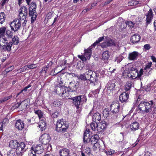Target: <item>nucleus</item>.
I'll return each instance as SVG.
<instances>
[{
    "label": "nucleus",
    "instance_id": "obj_55",
    "mask_svg": "<svg viewBox=\"0 0 156 156\" xmlns=\"http://www.w3.org/2000/svg\"><path fill=\"white\" fill-rule=\"evenodd\" d=\"M8 121V120L7 119H4L2 122V124L0 128V130H2V127L5 124V122H7Z\"/></svg>",
    "mask_w": 156,
    "mask_h": 156
},
{
    "label": "nucleus",
    "instance_id": "obj_56",
    "mask_svg": "<svg viewBox=\"0 0 156 156\" xmlns=\"http://www.w3.org/2000/svg\"><path fill=\"white\" fill-rule=\"evenodd\" d=\"M101 46L103 48H105L108 47L106 41L101 44Z\"/></svg>",
    "mask_w": 156,
    "mask_h": 156
},
{
    "label": "nucleus",
    "instance_id": "obj_21",
    "mask_svg": "<svg viewBox=\"0 0 156 156\" xmlns=\"http://www.w3.org/2000/svg\"><path fill=\"white\" fill-rule=\"evenodd\" d=\"M139 55L138 52L133 51L130 53L128 56V58L129 60H133L137 59Z\"/></svg>",
    "mask_w": 156,
    "mask_h": 156
},
{
    "label": "nucleus",
    "instance_id": "obj_7",
    "mask_svg": "<svg viewBox=\"0 0 156 156\" xmlns=\"http://www.w3.org/2000/svg\"><path fill=\"white\" fill-rule=\"evenodd\" d=\"M93 48L92 45H91L87 49L84 50V53L83 55H79L78 57L81 60L83 61H86L87 59H90L92 54L91 49Z\"/></svg>",
    "mask_w": 156,
    "mask_h": 156
},
{
    "label": "nucleus",
    "instance_id": "obj_17",
    "mask_svg": "<svg viewBox=\"0 0 156 156\" xmlns=\"http://www.w3.org/2000/svg\"><path fill=\"white\" fill-rule=\"evenodd\" d=\"M89 129H87L83 135V141L85 143H88L90 141L91 136H90Z\"/></svg>",
    "mask_w": 156,
    "mask_h": 156
},
{
    "label": "nucleus",
    "instance_id": "obj_48",
    "mask_svg": "<svg viewBox=\"0 0 156 156\" xmlns=\"http://www.w3.org/2000/svg\"><path fill=\"white\" fill-rule=\"evenodd\" d=\"M152 64V62L148 63L146 65L144 69V70L148 71V70H149Z\"/></svg>",
    "mask_w": 156,
    "mask_h": 156
},
{
    "label": "nucleus",
    "instance_id": "obj_23",
    "mask_svg": "<svg viewBox=\"0 0 156 156\" xmlns=\"http://www.w3.org/2000/svg\"><path fill=\"white\" fill-rule=\"evenodd\" d=\"M88 80L90 81V83H93L94 82H96L98 81V76L96 73L94 72L91 76L90 77H89V78H88Z\"/></svg>",
    "mask_w": 156,
    "mask_h": 156
},
{
    "label": "nucleus",
    "instance_id": "obj_4",
    "mask_svg": "<svg viewBox=\"0 0 156 156\" xmlns=\"http://www.w3.org/2000/svg\"><path fill=\"white\" fill-rule=\"evenodd\" d=\"M0 41L3 43L1 45V49L4 51H10L12 45V42L9 41L8 43L9 40L7 39L4 36H2V37H1Z\"/></svg>",
    "mask_w": 156,
    "mask_h": 156
},
{
    "label": "nucleus",
    "instance_id": "obj_9",
    "mask_svg": "<svg viewBox=\"0 0 156 156\" xmlns=\"http://www.w3.org/2000/svg\"><path fill=\"white\" fill-rule=\"evenodd\" d=\"M27 149L25 144L24 142H21L17 147L16 151V153L18 155L22 156Z\"/></svg>",
    "mask_w": 156,
    "mask_h": 156
},
{
    "label": "nucleus",
    "instance_id": "obj_16",
    "mask_svg": "<svg viewBox=\"0 0 156 156\" xmlns=\"http://www.w3.org/2000/svg\"><path fill=\"white\" fill-rule=\"evenodd\" d=\"M115 83V80H111L108 82L106 87V88L107 89V93H108L109 90L111 91L114 90L115 87L116 86Z\"/></svg>",
    "mask_w": 156,
    "mask_h": 156
},
{
    "label": "nucleus",
    "instance_id": "obj_37",
    "mask_svg": "<svg viewBox=\"0 0 156 156\" xmlns=\"http://www.w3.org/2000/svg\"><path fill=\"white\" fill-rule=\"evenodd\" d=\"M109 57L108 51H104L102 54V58L104 60H107Z\"/></svg>",
    "mask_w": 156,
    "mask_h": 156
},
{
    "label": "nucleus",
    "instance_id": "obj_18",
    "mask_svg": "<svg viewBox=\"0 0 156 156\" xmlns=\"http://www.w3.org/2000/svg\"><path fill=\"white\" fill-rule=\"evenodd\" d=\"M140 36L137 34H135L132 36L130 38V41L133 44L139 42L140 39Z\"/></svg>",
    "mask_w": 156,
    "mask_h": 156
},
{
    "label": "nucleus",
    "instance_id": "obj_6",
    "mask_svg": "<svg viewBox=\"0 0 156 156\" xmlns=\"http://www.w3.org/2000/svg\"><path fill=\"white\" fill-rule=\"evenodd\" d=\"M110 110L114 115H116V118L119 115L120 104L118 101H113L110 106Z\"/></svg>",
    "mask_w": 156,
    "mask_h": 156
},
{
    "label": "nucleus",
    "instance_id": "obj_46",
    "mask_svg": "<svg viewBox=\"0 0 156 156\" xmlns=\"http://www.w3.org/2000/svg\"><path fill=\"white\" fill-rule=\"evenodd\" d=\"M138 3V1L134 0H132L129 2V5H136Z\"/></svg>",
    "mask_w": 156,
    "mask_h": 156
},
{
    "label": "nucleus",
    "instance_id": "obj_12",
    "mask_svg": "<svg viewBox=\"0 0 156 156\" xmlns=\"http://www.w3.org/2000/svg\"><path fill=\"white\" fill-rule=\"evenodd\" d=\"M31 150L34 151V153L37 154H41L44 151L43 147L41 144L32 146L31 147Z\"/></svg>",
    "mask_w": 156,
    "mask_h": 156
},
{
    "label": "nucleus",
    "instance_id": "obj_15",
    "mask_svg": "<svg viewBox=\"0 0 156 156\" xmlns=\"http://www.w3.org/2000/svg\"><path fill=\"white\" fill-rule=\"evenodd\" d=\"M146 16L147 17L146 20V25L147 26L149 24L151 23L153 18L154 14L153 13L152 9H150Z\"/></svg>",
    "mask_w": 156,
    "mask_h": 156
},
{
    "label": "nucleus",
    "instance_id": "obj_40",
    "mask_svg": "<svg viewBox=\"0 0 156 156\" xmlns=\"http://www.w3.org/2000/svg\"><path fill=\"white\" fill-rule=\"evenodd\" d=\"M122 24H124L125 25L126 27L128 25L129 27L130 28H132L134 27V23L132 22L131 21H127L125 22V24L123 23Z\"/></svg>",
    "mask_w": 156,
    "mask_h": 156
},
{
    "label": "nucleus",
    "instance_id": "obj_3",
    "mask_svg": "<svg viewBox=\"0 0 156 156\" xmlns=\"http://www.w3.org/2000/svg\"><path fill=\"white\" fill-rule=\"evenodd\" d=\"M69 124L67 122L64 121L63 119L58 120L56 124L55 130L58 133H64L68 128Z\"/></svg>",
    "mask_w": 156,
    "mask_h": 156
},
{
    "label": "nucleus",
    "instance_id": "obj_2",
    "mask_svg": "<svg viewBox=\"0 0 156 156\" xmlns=\"http://www.w3.org/2000/svg\"><path fill=\"white\" fill-rule=\"evenodd\" d=\"M68 99L72 100V103L77 109L80 108V106L86 102L87 100L86 96L85 95L77 96L73 98H69Z\"/></svg>",
    "mask_w": 156,
    "mask_h": 156
},
{
    "label": "nucleus",
    "instance_id": "obj_59",
    "mask_svg": "<svg viewBox=\"0 0 156 156\" xmlns=\"http://www.w3.org/2000/svg\"><path fill=\"white\" fill-rule=\"evenodd\" d=\"M31 87V85L30 84H29L27 86H26L24 87L23 90H21V92L23 91H26L27 90V89L30 88Z\"/></svg>",
    "mask_w": 156,
    "mask_h": 156
},
{
    "label": "nucleus",
    "instance_id": "obj_29",
    "mask_svg": "<svg viewBox=\"0 0 156 156\" xmlns=\"http://www.w3.org/2000/svg\"><path fill=\"white\" fill-rule=\"evenodd\" d=\"M14 33L13 32L10 30H6V33L5 34V36L7 39L8 40L9 39H11L12 38L13 36Z\"/></svg>",
    "mask_w": 156,
    "mask_h": 156
},
{
    "label": "nucleus",
    "instance_id": "obj_60",
    "mask_svg": "<svg viewBox=\"0 0 156 156\" xmlns=\"http://www.w3.org/2000/svg\"><path fill=\"white\" fill-rule=\"evenodd\" d=\"M91 138H94V139L96 141H98V139L99 138L97 134H94L91 137Z\"/></svg>",
    "mask_w": 156,
    "mask_h": 156
},
{
    "label": "nucleus",
    "instance_id": "obj_51",
    "mask_svg": "<svg viewBox=\"0 0 156 156\" xmlns=\"http://www.w3.org/2000/svg\"><path fill=\"white\" fill-rule=\"evenodd\" d=\"M13 69L14 66H12L6 69L5 70V71L6 73H8L10 71L12 70Z\"/></svg>",
    "mask_w": 156,
    "mask_h": 156
},
{
    "label": "nucleus",
    "instance_id": "obj_45",
    "mask_svg": "<svg viewBox=\"0 0 156 156\" xmlns=\"http://www.w3.org/2000/svg\"><path fill=\"white\" fill-rule=\"evenodd\" d=\"M98 141H96L94 139V138H92L91 137L90 142H91V144L92 145H93L94 147H96L98 145Z\"/></svg>",
    "mask_w": 156,
    "mask_h": 156
},
{
    "label": "nucleus",
    "instance_id": "obj_30",
    "mask_svg": "<svg viewBox=\"0 0 156 156\" xmlns=\"http://www.w3.org/2000/svg\"><path fill=\"white\" fill-rule=\"evenodd\" d=\"M76 77L78 78V79H80L83 81H85L88 80L89 76H86L85 73H83L81 74L79 76H76Z\"/></svg>",
    "mask_w": 156,
    "mask_h": 156
},
{
    "label": "nucleus",
    "instance_id": "obj_50",
    "mask_svg": "<svg viewBox=\"0 0 156 156\" xmlns=\"http://www.w3.org/2000/svg\"><path fill=\"white\" fill-rule=\"evenodd\" d=\"M54 106H59L62 104V102L59 101H55L53 103Z\"/></svg>",
    "mask_w": 156,
    "mask_h": 156
},
{
    "label": "nucleus",
    "instance_id": "obj_58",
    "mask_svg": "<svg viewBox=\"0 0 156 156\" xmlns=\"http://www.w3.org/2000/svg\"><path fill=\"white\" fill-rule=\"evenodd\" d=\"M115 151L113 150H110L108 151L106 153L108 155H111L114 153Z\"/></svg>",
    "mask_w": 156,
    "mask_h": 156
},
{
    "label": "nucleus",
    "instance_id": "obj_53",
    "mask_svg": "<svg viewBox=\"0 0 156 156\" xmlns=\"http://www.w3.org/2000/svg\"><path fill=\"white\" fill-rule=\"evenodd\" d=\"M6 30V28L5 27H3L0 28V34H4Z\"/></svg>",
    "mask_w": 156,
    "mask_h": 156
},
{
    "label": "nucleus",
    "instance_id": "obj_35",
    "mask_svg": "<svg viewBox=\"0 0 156 156\" xmlns=\"http://www.w3.org/2000/svg\"><path fill=\"white\" fill-rule=\"evenodd\" d=\"M56 92L58 94H59V95L61 96L62 97H63L64 98H66L68 97L69 95V91H65L64 93H59V91L58 90V89H57V90Z\"/></svg>",
    "mask_w": 156,
    "mask_h": 156
},
{
    "label": "nucleus",
    "instance_id": "obj_25",
    "mask_svg": "<svg viewBox=\"0 0 156 156\" xmlns=\"http://www.w3.org/2000/svg\"><path fill=\"white\" fill-rule=\"evenodd\" d=\"M139 123L135 122L132 123L130 126V128L131 130L135 131L139 129Z\"/></svg>",
    "mask_w": 156,
    "mask_h": 156
},
{
    "label": "nucleus",
    "instance_id": "obj_42",
    "mask_svg": "<svg viewBox=\"0 0 156 156\" xmlns=\"http://www.w3.org/2000/svg\"><path fill=\"white\" fill-rule=\"evenodd\" d=\"M35 113L38 115L40 119L43 118V114L41 110H38L36 111L35 112Z\"/></svg>",
    "mask_w": 156,
    "mask_h": 156
},
{
    "label": "nucleus",
    "instance_id": "obj_10",
    "mask_svg": "<svg viewBox=\"0 0 156 156\" xmlns=\"http://www.w3.org/2000/svg\"><path fill=\"white\" fill-rule=\"evenodd\" d=\"M36 6V5L31 6L30 7L29 15L31 17V22L33 23L36 19L37 13L35 12Z\"/></svg>",
    "mask_w": 156,
    "mask_h": 156
},
{
    "label": "nucleus",
    "instance_id": "obj_39",
    "mask_svg": "<svg viewBox=\"0 0 156 156\" xmlns=\"http://www.w3.org/2000/svg\"><path fill=\"white\" fill-rule=\"evenodd\" d=\"M104 39V37H100L99 38H98V39L94 42V43L91 45H92V46L94 48L99 43L101 42V41H102Z\"/></svg>",
    "mask_w": 156,
    "mask_h": 156
},
{
    "label": "nucleus",
    "instance_id": "obj_62",
    "mask_svg": "<svg viewBox=\"0 0 156 156\" xmlns=\"http://www.w3.org/2000/svg\"><path fill=\"white\" fill-rule=\"evenodd\" d=\"M144 156H152L151 154L148 151H145Z\"/></svg>",
    "mask_w": 156,
    "mask_h": 156
},
{
    "label": "nucleus",
    "instance_id": "obj_28",
    "mask_svg": "<svg viewBox=\"0 0 156 156\" xmlns=\"http://www.w3.org/2000/svg\"><path fill=\"white\" fill-rule=\"evenodd\" d=\"M37 65L36 64H28L26 65L23 67V69L25 70L29 69H32L35 68L37 67Z\"/></svg>",
    "mask_w": 156,
    "mask_h": 156
},
{
    "label": "nucleus",
    "instance_id": "obj_26",
    "mask_svg": "<svg viewBox=\"0 0 156 156\" xmlns=\"http://www.w3.org/2000/svg\"><path fill=\"white\" fill-rule=\"evenodd\" d=\"M69 154V151L66 148H64L60 150L59 151L60 156H68Z\"/></svg>",
    "mask_w": 156,
    "mask_h": 156
},
{
    "label": "nucleus",
    "instance_id": "obj_49",
    "mask_svg": "<svg viewBox=\"0 0 156 156\" xmlns=\"http://www.w3.org/2000/svg\"><path fill=\"white\" fill-rule=\"evenodd\" d=\"M143 69H141L139 72H137L138 76L137 78L139 79H141V77L142 75L143 74Z\"/></svg>",
    "mask_w": 156,
    "mask_h": 156
},
{
    "label": "nucleus",
    "instance_id": "obj_31",
    "mask_svg": "<svg viewBox=\"0 0 156 156\" xmlns=\"http://www.w3.org/2000/svg\"><path fill=\"white\" fill-rule=\"evenodd\" d=\"M58 87H59L58 89L60 90L62 92V93H64L65 91H68V87L63 86H62L61 83L58 85Z\"/></svg>",
    "mask_w": 156,
    "mask_h": 156
},
{
    "label": "nucleus",
    "instance_id": "obj_20",
    "mask_svg": "<svg viewBox=\"0 0 156 156\" xmlns=\"http://www.w3.org/2000/svg\"><path fill=\"white\" fill-rule=\"evenodd\" d=\"M15 126L19 130H22L24 127V123L21 120L18 119L16 121Z\"/></svg>",
    "mask_w": 156,
    "mask_h": 156
},
{
    "label": "nucleus",
    "instance_id": "obj_32",
    "mask_svg": "<svg viewBox=\"0 0 156 156\" xmlns=\"http://www.w3.org/2000/svg\"><path fill=\"white\" fill-rule=\"evenodd\" d=\"M76 85L75 83L71 82L70 83L69 85V86L68 88L70 90L73 91H75L76 90Z\"/></svg>",
    "mask_w": 156,
    "mask_h": 156
},
{
    "label": "nucleus",
    "instance_id": "obj_57",
    "mask_svg": "<svg viewBox=\"0 0 156 156\" xmlns=\"http://www.w3.org/2000/svg\"><path fill=\"white\" fill-rule=\"evenodd\" d=\"M25 101V100H24L23 101H20V102L19 103H17L16 104H15V107L16 108H18L20 106V105H21L22 104V103H23Z\"/></svg>",
    "mask_w": 156,
    "mask_h": 156
},
{
    "label": "nucleus",
    "instance_id": "obj_47",
    "mask_svg": "<svg viewBox=\"0 0 156 156\" xmlns=\"http://www.w3.org/2000/svg\"><path fill=\"white\" fill-rule=\"evenodd\" d=\"M94 73L91 70H88L85 73L86 76H88L89 77H90L92 76L93 74Z\"/></svg>",
    "mask_w": 156,
    "mask_h": 156
},
{
    "label": "nucleus",
    "instance_id": "obj_61",
    "mask_svg": "<svg viewBox=\"0 0 156 156\" xmlns=\"http://www.w3.org/2000/svg\"><path fill=\"white\" fill-rule=\"evenodd\" d=\"M144 47L147 50H149L151 48V46L149 44H145L144 46Z\"/></svg>",
    "mask_w": 156,
    "mask_h": 156
},
{
    "label": "nucleus",
    "instance_id": "obj_34",
    "mask_svg": "<svg viewBox=\"0 0 156 156\" xmlns=\"http://www.w3.org/2000/svg\"><path fill=\"white\" fill-rule=\"evenodd\" d=\"M106 42L108 47L115 46V41L111 39H108Z\"/></svg>",
    "mask_w": 156,
    "mask_h": 156
},
{
    "label": "nucleus",
    "instance_id": "obj_24",
    "mask_svg": "<svg viewBox=\"0 0 156 156\" xmlns=\"http://www.w3.org/2000/svg\"><path fill=\"white\" fill-rule=\"evenodd\" d=\"M19 143L16 140H11L9 143V146L11 148L15 149L17 147Z\"/></svg>",
    "mask_w": 156,
    "mask_h": 156
},
{
    "label": "nucleus",
    "instance_id": "obj_22",
    "mask_svg": "<svg viewBox=\"0 0 156 156\" xmlns=\"http://www.w3.org/2000/svg\"><path fill=\"white\" fill-rule=\"evenodd\" d=\"M101 114L98 112H96L94 113L92 116L93 122L96 121V122H99L101 119Z\"/></svg>",
    "mask_w": 156,
    "mask_h": 156
},
{
    "label": "nucleus",
    "instance_id": "obj_44",
    "mask_svg": "<svg viewBox=\"0 0 156 156\" xmlns=\"http://www.w3.org/2000/svg\"><path fill=\"white\" fill-rule=\"evenodd\" d=\"M7 156H14L15 155V151L14 150H11L9 151L7 154Z\"/></svg>",
    "mask_w": 156,
    "mask_h": 156
},
{
    "label": "nucleus",
    "instance_id": "obj_11",
    "mask_svg": "<svg viewBox=\"0 0 156 156\" xmlns=\"http://www.w3.org/2000/svg\"><path fill=\"white\" fill-rule=\"evenodd\" d=\"M19 19L20 20L26 19L27 15V8L25 6L21 7L19 10Z\"/></svg>",
    "mask_w": 156,
    "mask_h": 156
},
{
    "label": "nucleus",
    "instance_id": "obj_33",
    "mask_svg": "<svg viewBox=\"0 0 156 156\" xmlns=\"http://www.w3.org/2000/svg\"><path fill=\"white\" fill-rule=\"evenodd\" d=\"M132 84L131 81H127L125 85V90L126 91H128L131 89Z\"/></svg>",
    "mask_w": 156,
    "mask_h": 156
},
{
    "label": "nucleus",
    "instance_id": "obj_43",
    "mask_svg": "<svg viewBox=\"0 0 156 156\" xmlns=\"http://www.w3.org/2000/svg\"><path fill=\"white\" fill-rule=\"evenodd\" d=\"M103 114L105 118H106L108 117L109 115V110L106 109H104Z\"/></svg>",
    "mask_w": 156,
    "mask_h": 156
},
{
    "label": "nucleus",
    "instance_id": "obj_1",
    "mask_svg": "<svg viewBox=\"0 0 156 156\" xmlns=\"http://www.w3.org/2000/svg\"><path fill=\"white\" fill-rule=\"evenodd\" d=\"M138 109L143 113H146L154 114L156 113V106L153 100L148 101H141L138 106Z\"/></svg>",
    "mask_w": 156,
    "mask_h": 156
},
{
    "label": "nucleus",
    "instance_id": "obj_52",
    "mask_svg": "<svg viewBox=\"0 0 156 156\" xmlns=\"http://www.w3.org/2000/svg\"><path fill=\"white\" fill-rule=\"evenodd\" d=\"M123 58L122 56H119L117 57L115 61H116L118 63H119L122 60Z\"/></svg>",
    "mask_w": 156,
    "mask_h": 156
},
{
    "label": "nucleus",
    "instance_id": "obj_8",
    "mask_svg": "<svg viewBox=\"0 0 156 156\" xmlns=\"http://www.w3.org/2000/svg\"><path fill=\"white\" fill-rule=\"evenodd\" d=\"M21 26V22L20 19H15L10 23V26L11 30L14 32L18 31Z\"/></svg>",
    "mask_w": 156,
    "mask_h": 156
},
{
    "label": "nucleus",
    "instance_id": "obj_14",
    "mask_svg": "<svg viewBox=\"0 0 156 156\" xmlns=\"http://www.w3.org/2000/svg\"><path fill=\"white\" fill-rule=\"evenodd\" d=\"M106 127V122L105 121H102L98 124L97 131L98 133H102L103 132Z\"/></svg>",
    "mask_w": 156,
    "mask_h": 156
},
{
    "label": "nucleus",
    "instance_id": "obj_36",
    "mask_svg": "<svg viewBox=\"0 0 156 156\" xmlns=\"http://www.w3.org/2000/svg\"><path fill=\"white\" fill-rule=\"evenodd\" d=\"M97 126H98V124L96 121L93 122L90 124L91 128L93 131H97Z\"/></svg>",
    "mask_w": 156,
    "mask_h": 156
},
{
    "label": "nucleus",
    "instance_id": "obj_38",
    "mask_svg": "<svg viewBox=\"0 0 156 156\" xmlns=\"http://www.w3.org/2000/svg\"><path fill=\"white\" fill-rule=\"evenodd\" d=\"M5 15L4 12L0 13V24H2L5 20Z\"/></svg>",
    "mask_w": 156,
    "mask_h": 156
},
{
    "label": "nucleus",
    "instance_id": "obj_5",
    "mask_svg": "<svg viewBox=\"0 0 156 156\" xmlns=\"http://www.w3.org/2000/svg\"><path fill=\"white\" fill-rule=\"evenodd\" d=\"M138 70L136 67H131L130 69L124 71L123 73L125 76L134 79L137 78L138 76Z\"/></svg>",
    "mask_w": 156,
    "mask_h": 156
},
{
    "label": "nucleus",
    "instance_id": "obj_27",
    "mask_svg": "<svg viewBox=\"0 0 156 156\" xmlns=\"http://www.w3.org/2000/svg\"><path fill=\"white\" fill-rule=\"evenodd\" d=\"M38 126L42 131L45 130L46 128V123L44 119H41L40 120Z\"/></svg>",
    "mask_w": 156,
    "mask_h": 156
},
{
    "label": "nucleus",
    "instance_id": "obj_41",
    "mask_svg": "<svg viewBox=\"0 0 156 156\" xmlns=\"http://www.w3.org/2000/svg\"><path fill=\"white\" fill-rule=\"evenodd\" d=\"M12 39V43L14 44H18L19 42V39L18 37L17 36H15Z\"/></svg>",
    "mask_w": 156,
    "mask_h": 156
},
{
    "label": "nucleus",
    "instance_id": "obj_63",
    "mask_svg": "<svg viewBox=\"0 0 156 156\" xmlns=\"http://www.w3.org/2000/svg\"><path fill=\"white\" fill-rule=\"evenodd\" d=\"M28 156H36L35 154L33 153L32 151H30L28 153Z\"/></svg>",
    "mask_w": 156,
    "mask_h": 156
},
{
    "label": "nucleus",
    "instance_id": "obj_54",
    "mask_svg": "<svg viewBox=\"0 0 156 156\" xmlns=\"http://www.w3.org/2000/svg\"><path fill=\"white\" fill-rule=\"evenodd\" d=\"M85 153H87V154H89L90 153L91 151V149L89 147H86V149L85 150Z\"/></svg>",
    "mask_w": 156,
    "mask_h": 156
},
{
    "label": "nucleus",
    "instance_id": "obj_64",
    "mask_svg": "<svg viewBox=\"0 0 156 156\" xmlns=\"http://www.w3.org/2000/svg\"><path fill=\"white\" fill-rule=\"evenodd\" d=\"M54 14V13L53 12H49L48 14H47V16L48 17V19H50L53 15Z\"/></svg>",
    "mask_w": 156,
    "mask_h": 156
},
{
    "label": "nucleus",
    "instance_id": "obj_19",
    "mask_svg": "<svg viewBox=\"0 0 156 156\" xmlns=\"http://www.w3.org/2000/svg\"><path fill=\"white\" fill-rule=\"evenodd\" d=\"M129 98V94L126 92L123 93L119 96V101L122 102H126Z\"/></svg>",
    "mask_w": 156,
    "mask_h": 156
},
{
    "label": "nucleus",
    "instance_id": "obj_13",
    "mask_svg": "<svg viewBox=\"0 0 156 156\" xmlns=\"http://www.w3.org/2000/svg\"><path fill=\"white\" fill-rule=\"evenodd\" d=\"M40 140L42 144L46 145L49 143L50 140V137L48 134H44L41 136Z\"/></svg>",
    "mask_w": 156,
    "mask_h": 156
}]
</instances>
